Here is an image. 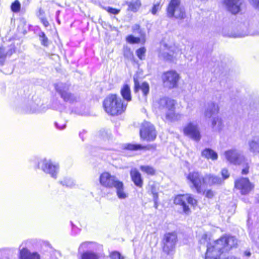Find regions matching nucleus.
I'll list each match as a JSON object with an SVG mask.
<instances>
[{
	"mask_svg": "<svg viewBox=\"0 0 259 259\" xmlns=\"http://www.w3.org/2000/svg\"><path fill=\"white\" fill-rule=\"evenodd\" d=\"M237 239L233 236H224L213 242V245L208 246L205 259H237L234 256L222 258L221 255L225 251H228L235 246Z\"/></svg>",
	"mask_w": 259,
	"mask_h": 259,
	"instance_id": "nucleus-1",
	"label": "nucleus"
},
{
	"mask_svg": "<svg viewBox=\"0 0 259 259\" xmlns=\"http://www.w3.org/2000/svg\"><path fill=\"white\" fill-rule=\"evenodd\" d=\"M257 30H253V26H249V28L242 34L240 35L239 36L240 37H244L247 35H253L255 34H259V18L257 21V24L256 25Z\"/></svg>",
	"mask_w": 259,
	"mask_h": 259,
	"instance_id": "nucleus-30",
	"label": "nucleus"
},
{
	"mask_svg": "<svg viewBox=\"0 0 259 259\" xmlns=\"http://www.w3.org/2000/svg\"><path fill=\"white\" fill-rule=\"evenodd\" d=\"M175 100L168 97H161L154 102V106L155 108L160 110H164L166 111V118L170 121H176L181 119L182 115L176 113L174 112Z\"/></svg>",
	"mask_w": 259,
	"mask_h": 259,
	"instance_id": "nucleus-3",
	"label": "nucleus"
},
{
	"mask_svg": "<svg viewBox=\"0 0 259 259\" xmlns=\"http://www.w3.org/2000/svg\"><path fill=\"white\" fill-rule=\"evenodd\" d=\"M41 21L45 27H47L49 25V23L45 18H42Z\"/></svg>",
	"mask_w": 259,
	"mask_h": 259,
	"instance_id": "nucleus-50",
	"label": "nucleus"
},
{
	"mask_svg": "<svg viewBox=\"0 0 259 259\" xmlns=\"http://www.w3.org/2000/svg\"><path fill=\"white\" fill-rule=\"evenodd\" d=\"M121 95L124 100L126 102H130L132 100L130 86L124 84L121 89Z\"/></svg>",
	"mask_w": 259,
	"mask_h": 259,
	"instance_id": "nucleus-28",
	"label": "nucleus"
},
{
	"mask_svg": "<svg viewBox=\"0 0 259 259\" xmlns=\"http://www.w3.org/2000/svg\"><path fill=\"white\" fill-rule=\"evenodd\" d=\"M185 135L191 139L198 141L201 139V135L198 126L196 123L190 122L183 128Z\"/></svg>",
	"mask_w": 259,
	"mask_h": 259,
	"instance_id": "nucleus-17",
	"label": "nucleus"
},
{
	"mask_svg": "<svg viewBox=\"0 0 259 259\" xmlns=\"http://www.w3.org/2000/svg\"><path fill=\"white\" fill-rule=\"evenodd\" d=\"M114 188L116 190L117 196L119 199H125L128 197V193L124 189V185L122 182L120 181L115 186Z\"/></svg>",
	"mask_w": 259,
	"mask_h": 259,
	"instance_id": "nucleus-24",
	"label": "nucleus"
},
{
	"mask_svg": "<svg viewBox=\"0 0 259 259\" xmlns=\"http://www.w3.org/2000/svg\"><path fill=\"white\" fill-rule=\"evenodd\" d=\"M177 237L174 233H168L165 234L163 243V250L167 254H172L175 251Z\"/></svg>",
	"mask_w": 259,
	"mask_h": 259,
	"instance_id": "nucleus-12",
	"label": "nucleus"
},
{
	"mask_svg": "<svg viewBox=\"0 0 259 259\" xmlns=\"http://www.w3.org/2000/svg\"><path fill=\"white\" fill-rule=\"evenodd\" d=\"M214 195V193L212 191L209 190L206 192L205 196L208 198H211Z\"/></svg>",
	"mask_w": 259,
	"mask_h": 259,
	"instance_id": "nucleus-49",
	"label": "nucleus"
},
{
	"mask_svg": "<svg viewBox=\"0 0 259 259\" xmlns=\"http://www.w3.org/2000/svg\"><path fill=\"white\" fill-rule=\"evenodd\" d=\"M222 176L223 177L224 179H226L229 178V174L227 169L224 168L221 171Z\"/></svg>",
	"mask_w": 259,
	"mask_h": 259,
	"instance_id": "nucleus-45",
	"label": "nucleus"
},
{
	"mask_svg": "<svg viewBox=\"0 0 259 259\" xmlns=\"http://www.w3.org/2000/svg\"><path fill=\"white\" fill-rule=\"evenodd\" d=\"M148 193L149 195H151L153 198H158L159 188L157 184L154 182H150L148 184Z\"/></svg>",
	"mask_w": 259,
	"mask_h": 259,
	"instance_id": "nucleus-27",
	"label": "nucleus"
},
{
	"mask_svg": "<svg viewBox=\"0 0 259 259\" xmlns=\"http://www.w3.org/2000/svg\"><path fill=\"white\" fill-rule=\"evenodd\" d=\"M141 138L147 141H153L156 136L153 125L150 122L145 121L143 123L140 130Z\"/></svg>",
	"mask_w": 259,
	"mask_h": 259,
	"instance_id": "nucleus-16",
	"label": "nucleus"
},
{
	"mask_svg": "<svg viewBox=\"0 0 259 259\" xmlns=\"http://www.w3.org/2000/svg\"><path fill=\"white\" fill-rule=\"evenodd\" d=\"M48 109V107L41 103L39 104V107L38 108H33V109H31L30 111H28L29 113H42L46 112Z\"/></svg>",
	"mask_w": 259,
	"mask_h": 259,
	"instance_id": "nucleus-34",
	"label": "nucleus"
},
{
	"mask_svg": "<svg viewBox=\"0 0 259 259\" xmlns=\"http://www.w3.org/2000/svg\"><path fill=\"white\" fill-rule=\"evenodd\" d=\"M127 103L122 101L116 95H110L103 102L105 111L109 115L114 116L121 114L126 109Z\"/></svg>",
	"mask_w": 259,
	"mask_h": 259,
	"instance_id": "nucleus-2",
	"label": "nucleus"
},
{
	"mask_svg": "<svg viewBox=\"0 0 259 259\" xmlns=\"http://www.w3.org/2000/svg\"><path fill=\"white\" fill-rule=\"evenodd\" d=\"M126 40L130 44H138L140 41V38L139 37H134L132 35H130L127 36Z\"/></svg>",
	"mask_w": 259,
	"mask_h": 259,
	"instance_id": "nucleus-38",
	"label": "nucleus"
},
{
	"mask_svg": "<svg viewBox=\"0 0 259 259\" xmlns=\"http://www.w3.org/2000/svg\"><path fill=\"white\" fill-rule=\"evenodd\" d=\"M186 201L193 206L196 205L197 203V200L190 194L178 195L175 197L174 200L175 204L181 206L184 212L188 214L190 212V209L187 205Z\"/></svg>",
	"mask_w": 259,
	"mask_h": 259,
	"instance_id": "nucleus-8",
	"label": "nucleus"
},
{
	"mask_svg": "<svg viewBox=\"0 0 259 259\" xmlns=\"http://www.w3.org/2000/svg\"><path fill=\"white\" fill-rule=\"evenodd\" d=\"M56 127L59 130H63L66 127V124L63 123H59V122H55Z\"/></svg>",
	"mask_w": 259,
	"mask_h": 259,
	"instance_id": "nucleus-47",
	"label": "nucleus"
},
{
	"mask_svg": "<svg viewBox=\"0 0 259 259\" xmlns=\"http://www.w3.org/2000/svg\"><path fill=\"white\" fill-rule=\"evenodd\" d=\"M36 166L52 178L57 179L60 168L58 163L50 159L42 158L38 161Z\"/></svg>",
	"mask_w": 259,
	"mask_h": 259,
	"instance_id": "nucleus-6",
	"label": "nucleus"
},
{
	"mask_svg": "<svg viewBox=\"0 0 259 259\" xmlns=\"http://www.w3.org/2000/svg\"><path fill=\"white\" fill-rule=\"evenodd\" d=\"M254 185L247 178H241L235 182V188L239 191L242 195L249 194L253 189Z\"/></svg>",
	"mask_w": 259,
	"mask_h": 259,
	"instance_id": "nucleus-15",
	"label": "nucleus"
},
{
	"mask_svg": "<svg viewBox=\"0 0 259 259\" xmlns=\"http://www.w3.org/2000/svg\"><path fill=\"white\" fill-rule=\"evenodd\" d=\"M203 177L198 171H192L187 175L186 178L188 182L191 184V188H194L198 193H200L202 192L201 186L203 184Z\"/></svg>",
	"mask_w": 259,
	"mask_h": 259,
	"instance_id": "nucleus-11",
	"label": "nucleus"
},
{
	"mask_svg": "<svg viewBox=\"0 0 259 259\" xmlns=\"http://www.w3.org/2000/svg\"><path fill=\"white\" fill-rule=\"evenodd\" d=\"M166 11L167 16L169 18L183 19L186 17L185 11L181 6L180 0H170Z\"/></svg>",
	"mask_w": 259,
	"mask_h": 259,
	"instance_id": "nucleus-7",
	"label": "nucleus"
},
{
	"mask_svg": "<svg viewBox=\"0 0 259 259\" xmlns=\"http://www.w3.org/2000/svg\"><path fill=\"white\" fill-rule=\"evenodd\" d=\"M55 88L65 102L73 103L77 101L78 98L68 92V84L60 82L56 84Z\"/></svg>",
	"mask_w": 259,
	"mask_h": 259,
	"instance_id": "nucleus-10",
	"label": "nucleus"
},
{
	"mask_svg": "<svg viewBox=\"0 0 259 259\" xmlns=\"http://www.w3.org/2000/svg\"><path fill=\"white\" fill-rule=\"evenodd\" d=\"M82 133H80V134H79V136H80V138H82V139L83 140V138L81 137V135H82Z\"/></svg>",
	"mask_w": 259,
	"mask_h": 259,
	"instance_id": "nucleus-53",
	"label": "nucleus"
},
{
	"mask_svg": "<svg viewBox=\"0 0 259 259\" xmlns=\"http://www.w3.org/2000/svg\"><path fill=\"white\" fill-rule=\"evenodd\" d=\"M20 9V4L19 2L16 0L11 5V10L14 12H18Z\"/></svg>",
	"mask_w": 259,
	"mask_h": 259,
	"instance_id": "nucleus-40",
	"label": "nucleus"
},
{
	"mask_svg": "<svg viewBox=\"0 0 259 259\" xmlns=\"http://www.w3.org/2000/svg\"><path fill=\"white\" fill-rule=\"evenodd\" d=\"M125 148L131 150H137L143 148V147L140 144H129L126 145Z\"/></svg>",
	"mask_w": 259,
	"mask_h": 259,
	"instance_id": "nucleus-39",
	"label": "nucleus"
},
{
	"mask_svg": "<svg viewBox=\"0 0 259 259\" xmlns=\"http://www.w3.org/2000/svg\"><path fill=\"white\" fill-rule=\"evenodd\" d=\"M40 103V100H38L37 103H32L30 105V108L27 107L26 109V112L27 113H30L28 112V111H30L31 109H33V108H38L39 107V104Z\"/></svg>",
	"mask_w": 259,
	"mask_h": 259,
	"instance_id": "nucleus-41",
	"label": "nucleus"
},
{
	"mask_svg": "<svg viewBox=\"0 0 259 259\" xmlns=\"http://www.w3.org/2000/svg\"><path fill=\"white\" fill-rule=\"evenodd\" d=\"M222 3L227 10L233 14L238 13L241 10V0H222Z\"/></svg>",
	"mask_w": 259,
	"mask_h": 259,
	"instance_id": "nucleus-18",
	"label": "nucleus"
},
{
	"mask_svg": "<svg viewBox=\"0 0 259 259\" xmlns=\"http://www.w3.org/2000/svg\"><path fill=\"white\" fill-rule=\"evenodd\" d=\"M140 168L142 172L148 175L153 176L156 172L155 168L151 165H141Z\"/></svg>",
	"mask_w": 259,
	"mask_h": 259,
	"instance_id": "nucleus-31",
	"label": "nucleus"
},
{
	"mask_svg": "<svg viewBox=\"0 0 259 259\" xmlns=\"http://www.w3.org/2000/svg\"><path fill=\"white\" fill-rule=\"evenodd\" d=\"M99 181L103 187L111 189L114 188L120 181L115 176L108 172H104L100 175Z\"/></svg>",
	"mask_w": 259,
	"mask_h": 259,
	"instance_id": "nucleus-14",
	"label": "nucleus"
},
{
	"mask_svg": "<svg viewBox=\"0 0 259 259\" xmlns=\"http://www.w3.org/2000/svg\"><path fill=\"white\" fill-rule=\"evenodd\" d=\"M153 200L154 203V207L156 209H157V207H158V198H153Z\"/></svg>",
	"mask_w": 259,
	"mask_h": 259,
	"instance_id": "nucleus-51",
	"label": "nucleus"
},
{
	"mask_svg": "<svg viewBox=\"0 0 259 259\" xmlns=\"http://www.w3.org/2000/svg\"><path fill=\"white\" fill-rule=\"evenodd\" d=\"M130 175L135 185L141 188L143 184V181L140 172L135 168H132L130 171Z\"/></svg>",
	"mask_w": 259,
	"mask_h": 259,
	"instance_id": "nucleus-22",
	"label": "nucleus"
},
{
	"mask_svg": "<svg viewBox=\"0 0 259 259\" xmlns=\"http://www.w3.org/2000/svg\"><path fill=\"white\" fill-rule=\"evenodd\" d=\"M223 180L215 175L207 174H206L203 179V183L205 185L212 186L222 184Z\"/></svg>",
	"mask_w": 259,
	"mask_h": 259,
	"instance_id": "nucleus-20",
	"label": "nucleus"
},
{
	"mask_svg": "<svg viewBox=\"0 0 259 259\" xmlns=\"http://www.w3.org/2000/svg\"><path fill=\"white\" fill-rule=\"evenodd\" d=\"M250 3L254 8L259 10V0H250Z\"/></svg>",
	"mask_w": 259,
	"mask_h": 259,
	"instance_id": "nucleus-46",
	"label": "nucleus"
},
{
	"mask_svg": "<svg viewBox=\"0 0 259 259\" xmlns=\"http://www.w3.org/2000/svg\"><path fill=\"white\" fill-rule=\"evenodd\" d=\"M133 31L134 32L136 33L138 32V33H141V30L140 29V26L138 24H135L134 26H133L132 27Z\"/></svg>",
	"mask_w": 259,
	"mask_h": 259,
	"instance_id": "nucleus-48",
	"label": "nucleus"
},
{
	"mask_svg": "<svg viewBox=\"0 0 259 259\" xmlns=\"http://www.w3.org/2000/svg\"><path fill=\"white\" fill-rule=\"evenodd\" d=\"M105 9L109 13L116 15L118 14L120 10L114 9L111 7H107L105 8Z\"/></svg>",
	"mask_w": 259,
	"mask_h": 259,
	"instance_id": "nucleus-44",
	"label": "nucleus"
},
{
	"mask_svg": "<svg viewBox=\"0 0 259 259\" xmlns=\"http://www.w3.org/2000/svg\"><path fill=\"white\" fill-rule=\"evenodd\" d=\"M160 9L161 6L160 5V3H157L154 4L151 12L153 15H155L157 12L160 10Z\"/></svg>",
	"mask_w": 259,
	"mask_h": 259,
	"instance_id": "nucleus-43",
	"label": "nucleus"
},
{
	"mask_svg": "<svg viewBox=\"0 0 259 259\" xmlns=\"http://www.w3.org/2000/svg\"><path fill=\"white\" fill-rule=\"evenodd\" d=\"M220 108L218 104L214 102H210L207 104V108L205 111V116L210 118L212 115L219 113Z\"/></svg>",
	"mask_w": 259,
	"mask_h": 259,
	"instance_id": "nucleus-23",
	"label": "nucleus"
},
{
	"mask_svg": "<svg viewBox=\"0 0 259 259\" xmlns=\"http://www.w3.org/2000/svg\"><path fill=\"white\" fill-rule=\"evenodd\" d=\"M23 243L20 246V259H40V254L36 251H30L27 248L23 246Z\"/></svg>",
	"mask_w": 259,
	"mask_h": 259,
	"instance_id": "nucleus-19",
	"label": "nucleus"
},
{
	"mask_svg": "<svg viewBox=\"0 0 259 259\" xmlns=\"http://www.w3.org/2000/svg\"><path fill=\"white\" fill-rule=\"evenodd\" d=\"M101 247L93 241H84L78 247L77 259H100V254L97 251Z\"/></svg>",
	"mask_w": 259,
	"mask_h": 259,
	"instance_id": "nucleus-4",
	"label": "nucleus"
},
{
	"mask_svg": "<svg viewBox=\"0 0 259 259\" xmlns=\"http://www.w3.org/2000/svg\"><path fill=\"white\" fill-rule=\"evenodd\" d=\"M110 256L111 259H124L123 256L117 251L112 252Z\"/></svg>",
	"mask_w": 259,
	"mask_h": 259,
	"instance_id": "nucleus-42",
	"label": "nucleus"
},
{
	"mask_svg": "<svg viewBox=\"0 0 259 259\" xmlns=\"http://www.w3.org/2000/svg\"><path fill=\"white\" fill-rule=\"evenodd\" d=\"M209 240V238L208 237L207 235L206 234H203L202 235L201 238L199 240V242L201 244H204V245L206 244L207 249L208 246H209L210 244L213 245V242H214V241H213L212 243H208ZM207 251V250H206V251Z\"/></svg>",
	"mask_w": 259,
	"mask_h": 259,
	"instance_id": "nucleus-35",
	"label": "nucleus"
},
{
	"mask_svg": "<svg viewBox=\"0 0 259 259\" xmlns=\"http://www.w3.org/2000/svg\"><path fill=\"white\" fill-rule=\"evenodd\" d=\"M15 52L14 48L7 49L4 47H0V65H3L7 56H10Z\"/></svg>",
	"mask_w": 259,
	"mask_h": 259,
	"instance_id": "nucleus-25",
	"label": "nucleus"
},
{
	"mask_svg": "<svg viewBox=\"0 0 259 259\" xmlns=\"http://www.w3.org/2000/svg\"><path fill=\"white\" fill-rule=\"evenodd\" d=\"M162 78L165 87L172 89L178 86L180 75L176 71L170 70L164 73Z\"/></svg>",
	"mask_w": 259,
	"mask_h": 259,
	"instance_id": "nucleus-13",
	"label": "nucleus"
},
{
	"mask_svg": "<svg viewBox=\"0 0 259 259\" xmlns=\"http://www.w3.org/2000/svg\"><path fill=\"white\" fill-rule=\"evenodd\" d=\"M61 184L67 188H72L75 185L74 181L69 178H65L60 182Z\"/></svg>",
	"mask_w": 259,
	"mask_h": 259,
	"instance_id": "nucleus-33",
	"label": "nucleus"
},
{
	"mask_svg": "<svg viewBox=\"0 0 259 259\" xmlns=\"http://www.w3.org/2000/svg\"><path fill=\"white\" fill-rule=\"evenodd\" d=\"M226 159L230 163L235 165H243L245 166L242 170L243 175L248 172L249 166L247 159L237 150L232 149L227 150L224 153Z\"/></svg>",
	"mask_w": 259,
	"mask_h": 259,
	"instance_id": "nucleus-5",
	"label": "nucleus"
},
{
	"mask_svg": "<svg viewBox=\"0 0 259 259\" xmlns=\"http://www.w3.org/2000/svg\"><path fill=\"white\" fill-rule=\"evenodd\" d=\"M202 156L207 159H211L212 160L217 159L218 154L210 148H206L201 152Z\"/></svg>",
	"mask_w": 259,
	"mask_h": 259,
	"instance_id": "nucleus-29",
	"label": "nucleus"
},
{
	"mask_svg": "<svg viewBox=\"0 0 259 259\" xmlns=\"http://www.w3.org/2000/svg\"><path fill=\"white\" fill-rule=\"evenodd\" d=\"M182 52L175 46H169L165 44H162L160 46L159 56L163 59L174 62L179 55Z\"/></svg>",
	"mask_w": 259,
	"mask_h": 259,
	"instance_id": "nucleus-9",
	"label": "nucleus"
},
{
	"mask_svg": "<svg viewBox=\"0 0 259 259\" xmlns=\"http://www.w3.org/2000/svg\"><path fill=\"white\" fill-rule=\"evenodd\" d=\"M135 88L134 91L136 93L141 90L143 93V95L145 98L149 92V85L148 83L144 82L141 84H140L137 79L134 78Z\"/></svg>",
	"mask_w": 259,
	"mask_h": 259,
	"instance_id": "nucleus-21",
	"label": "nucleus"
},
{
	"mask_svg": "<svg viewBox=\"0 0 259 259\" xmlns=\"http://www.w3.org/2000/svg\"><path fill=\"white\" fill-rule=\"evenodd\" d=\"M141 2L140 0H131L128 4V9L136 12L141 6Z\"/></svg>",
	"mask_w": 259,
	"mask_h": 259,
	"instance_id": "nucleus-32",
	"label": "nucleus"
},
{
	"mask_svg": "<svg viewBox=\"0 0 259 259\" xmlns=\"http://www.w3.org/2000/svg\"><path fill=\"white\" fill-rule=\"evenodd\" d=\"M146 52V49L144 47H142L136 51V54L140 60H143L145 58Z\"/></svg>",
	"mask_w": 259,
	"mask_h": 259,
	"instance_id": "nucleus-37",
	"label": "nucleus"
},
{
	"mask_svg": "<svg viewBox=\"0 0 259 259\" xmlns=\"http://www.w3.org/2000/svg\"><path fill=\"white\" fill-rule=\"evenodd\" d=\"M224 127L223 120L219 116L214 117L211 121V128L213 131L219 132Z\"/></svg>",
	"mask_w": 259,
	"mask_h": 259,
	"instance_id": "nucleus-26",
	"label": "nucleus"
},
{
	"mask_svg": "<svg viewBox=\"0 0 259 259\" xmlns=\"http://www.w3.org/2000/svg\"><path fill=\"white\" fill-rule=\"evenodd\" d=\"M245 254L247 256H249L250 255V254H251L250 252H249V251H245Z\"/></svg>",
	"mask_w": 259,
	"mask_h": 259,
	"instance_id": "nucleus-52",
	"label": "nucleus"
},
{
	"mask_svg": "<svg viewBox=\"0 0 259 259\" xmlns=\"http://www.w3.org/2000/svg\"><path fill=\"white\" fill-rule=\"evenodd\" d=\"M39 36L41 45L46 47L48 46L49 45V40L45 33L41 32L39 34Z\"/></svg>",
	"mask_w": 259,
	"mask_h": 259,
	"instance_id": "nucleus-36",
	"label": "nucleus"
}]
</instances>
